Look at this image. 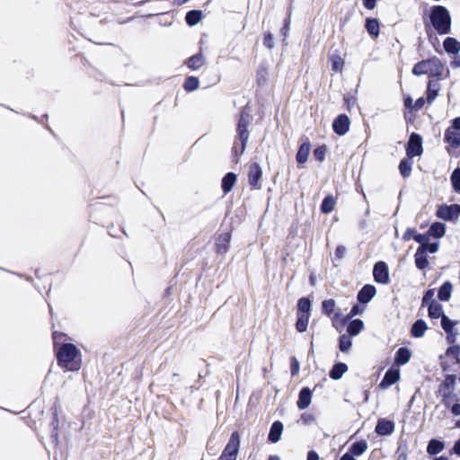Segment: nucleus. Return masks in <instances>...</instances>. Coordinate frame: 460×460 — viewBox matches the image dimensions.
<instances>
[{
	"mask_svg": "<svg viewBox=\"0 0 460 460\" xmlns=\"http://www.w3.org/2000/svg\"><path fill=\"white\" fill-rule=\"evenodd\" d=\"M82 366V354L72 343L59 344V369L76 372Z\"/></svg>",
	"mask_w": 460,
	"mask_h": 460,
	"instance_id": "obj_1",
	"label": "nucleus"
},
{
	"mask_svg": "<svg viewBox=\"0 0 460 460\" xmlns=\"http://www.w3.org/2000/svg\"><path fill=\"white\" fill-rule=\"evenodd\" d=\"M432 28L439 34H447L451 30V16L447 9L442 5L433 6L429 13Z\"/></svg>",
	"mask_w": 460,
	"mask_h": 460,
	"instance_id": "obj_2",
	"label": "nucleus"
},
{
	"mask_svg": "<svg viewBox=\"0 0 460 460\" xmlns=\"http://www.w3.org/2000/svg\"><path fill=\"white\" fill-rule=\"evenodd\" d=\"M444 66L438 58H432L417 63L412 69L415 75H429L430 76H441Z\"/></svg>",
	"mask_w": 460,
	"mask_h": 460,
	"instance_id": "obj_3",
	"label": "nucleus"
},
{
	"mask_svg": "<svg viewBox=\"0 0 460 460\" xmlns=\"http://www.w3.org/2000/svg\"><path fill=\"white\" fill-rule=\"evenodd\" d=\"M250 122V115L247 112L243 111L237 125L238 140L240 141V144L236 142L233 146V152L237 156L242 155L245 150L246 143L249 138V131L247 128Z\"/></svg>",
	"mask_w": 460,
	"mask_h": 460,
	"instance_id": "obj_4",
	"label": "nucleus"
},
{
	"mask_svg": "<svg viewBox=\"0 0 460 460\" xmlns=\"http://www.w3.org/2000/svg\"><path fill=\"white\" fill-rule=\"evenodd\" d=\"M240 447V436L233 432L218 460H236Z\"/></svg>",
	"mask_w": 460,
	"mask_h": 460,
	"instance_id": "obj_5",
	"label": "nucleus"
},
{
	"mask_svg": "<svg viewBox=\"0 0 460 460\" xmlns=\"http://www.w3.org/2000/svg\"><path fill=\"white\" fill-rule=\"evenodd\" d=\"M455 384L456 376L453 375H447L439 385L438 393L441 396L444 405H448L449 399H454L456 394L454 393Z\"/></svg>",
	"mask_w": 460,
	"mask_h": 460,
	"instance_id": "obj_6",
	"label": "nucleus"
},
{
	"mask_svg": "<svg viewBox=\"0 0 460 460\" xmlns=\"http://www.w3.org/2000/svg\"><path fill=\"white\" fill-rule=\"evenodd\" d=\"M50 411L52 413V420L50 422L51 431L50 439L53 445V460H58V397L55 398Z\"/></svg>",
	"mask_w": 460,
	"mask_h": 460,
	"instance_id": "obj_7",
	"label": "nucleus"
},
{
	"mask_svg": "<svg viewBox=\"0 0 460 460\" xmlns=\"http://www.w3.org/2000/svg\"><path fill=\"white\" fill-rule=\"evenodd\" d=\"M445 140L454 148L460 146V117L455 119L452 126L447 129Z\"/></svg>",
	"mask_w": 460,
	"mask_h": 460,
	"instance_id": "obj_8",
	"label": "nucleus"
},
{
	"mask_svg": "<svg viewBox=\"0 0 460 460\" xmlns=\"http://www.w3.org/2000/svg\"><path fill=\"white\" fill-rule=\"evenodd\" d=\"M422 138L420 135L412 133L407 144L406 152L409 157L418 156L422 154Z\"/></svg>",
	"mask_w": 460,
	"mask_h": 460,
	"instance_id": "obj_9",
	"label": "nucleus"
},
{
	"mask_svg": "<svg viewBox=\"0 0 460 460\" xmlns=\"http://www.w3.org/2000/svg\"><path fill=\"white\" fill-rule=\"evenodd\" d=\"M460 215V205L453 204L450 206H441L437 211L438 217L449 221L458 217Z\"/></svg>",
	"mask_w": 460,
	"mask_h": 460,
	"instance_id": "obj_10",
	"label": "nucleus"
},
{
	"mask_svg": "<svg viewBox=\"0 0 460 460\" xmlns=\"http://www.w3.org/2000/svg\"><path fill=\"white\" fill-rule=\"evenodd\" d=\"M350 120L348 116L341 114L339 115L332 123L334 132L340 136L345 135L349 128Z\"/></svg>",
	"mask_w": 460,
	"mask_h": 460,
	"instance_id": "obj_11",
	"label": "nucleus"
},
{
	"mask_svg": "<svg viewBox=\"0 0 460 460\" xmlns=\"http://www.w3.org/2000/svg\"><path fill=\"white\" fill-rule=\"evenodd\" d=\"M373 274L376 282L382 284H386L389 282L388 268L385 262H377L374 267Z\"/></svg>",
	"mask_w": 460,
	"mask_h": 460,
	"instance_id": "obj_12",
	"label": "nucleus"
},
{
	"mask_svg": "<svg viewBox=\"0 0 460 460\" xmlns=\"http://www.w3.org/2000/svg\"><path fill=\"white\" fill-rule=\"evenodd\" d=\"M400 379L399 369L391 368L388 369L381 381L379 386L381 389L385 390L392 385L395 384Z\"/></svg>",
	"mask_w": 460,
	"mask_h": 460,
	"instance_id": "obj_13",
	"label": "nucleus"
},
{
	"mask_svg": "<svg viewBox=\"0 0 460 460\" xmlns=\"http://www.w3.org/2000/svg\"><path fill=\"white\" fill-rule=\"evenodd\" d=\"M262 176V171L261 166L258 164H252L250 166L249 173H248V180L251 186H252L255 189H260L261 186L259 185V181Z\"/></svg>",
	"mask_w": 460,
	"mask_h": 460,
	"instance_id": "obj_14",
	"label": "nucleus"
},
{
	"mask_svg": "<svg viewBox=\"0 0 460 460\" xmlns=\"http://www.w3.org/2000/svg\"><path fill=\"white\" fill-rule=\"evenodd\" d=\"M455 323L452 322L447 316L442 315L441 326L443 330L447 333V340L449 342H455L456 333L454 332Z\"/></svg>",
	"mask_w": 460,
	"mask_h": 460,
	"instance_id": "obj_15",
	"label": "nucleus"
},
{
	"mask_svg": "<svg viewBox=\"0 0 460 460\" xmlns=\"http://www.w3.org/2000/svg\"><path fill=\"white\" fill-rule=\"evenodd\" d=\"M376 295V288L371 285H366L358 294V299L360 303H368Z\"/></svg>",
	"mask_w": 460,
	"mask_h": 460,
	"instance_id": "obj_16",
	"label": "nucleus"
},
{
	"mask_svg": "<svg viewBox=\"0 0 460 460\" xmlns=\"http://www.w3.org/2000/svg\"><path fill=\"white\" fill-rule=\"evenodd\" d=\"M311 400H312L311 390L307 387L303 388L299 393V398L296 402L297 407L300 410H304V409L307 408L311 403Z\"/></svg>",
	"mask_w": 460,
	"mask_h": 460,
	"instance_id": "obj_17",
	"label": "nucleus"
},
{
	"mask_svg": "<svg viewBox=\"0 0 460 460\" xmlns=\"http://www.w3.org/2000/svg\"><path fill=\"white\" fill-rule=\"evenodd\" d=\"M394 422H392L390 420H378V422L376 424V432L378 435L386 436V435H390L394 431Z\"/></svg>",
	"mask_w": 460,
	"mask_h": 460,
	"instance_id": "obj_18",
	"label": "nucleus"
},
{
	"mask_svg": "<svg viewBox=\"0 0 460 460\" xmlns=\"http://www.w3.org/2000/svg\"><path fill=\"white\" fill-rule=\"evenodd\" d=\"M414 257L415 264L418 269L423 270L428 266L429 261L427 259L426 248L424 246H420L418 248Z\"/></svg>",
	"mask_w": 460,
	"mask_h": 460,
	"instance_id": "obj_19",
	"label": "nucleus"
},
{
	"mask_svg": "<svg viewBox=\"0 0 460 460\" xmlns=\"http://www.w3.org/2000/svg\"><path fill=\"white\" fill-rule=\"evenodd\" d=\"M283 431V424L280 421H275L270 430L269 440L276 443L280 439Z\"/></svg>",
	"mask_w": 460,
	"mask_h": 460,
	"instance_id": "obj_20",
	"label": "nucleus"
},
{
	"mask_svg": "<svg viewBox=\"0 0 460 460\" xmlns=\"http://www.w3.org/2000/svg\"><path fill=\"white\" fill-rule=\"evenodd\" d=\"M443 45L447 53L457 54L460 51V42L454 38H447Z\"/></svg>",
	"mask_w": 460,
	"mask_h": 460,
	"instance_id": "obj_21",
	"label": "nucleus"
},
{
	"mask_svg": "<svg viewBox=\"0 0 460 460\" xmlns=\"http://www.w3.org/2000/svg\"><path fill=\"white\" fill-rule=\"evenodd\" d=\"M230 243V235L229 234H221L217 242V252L218 253H226L228 250Z\"/></svg>",
	"mask_w": 460,
	"mask_h": 460,
	"instance_id": "obj_22",
	"label": "nucleus"
},
{
	"mask_svg": "<svg viewBox=\"0 0 460 460\" xmlns=\"http://www.w3.org/2000/svg\"><path fill=\"white\" fill-rule=\"evenodd\" d=\"M427 329L426 323L422 320H418L413 323L411 332L413 337L420 338L424 335Z\"/></svg>",
	"mask_w": 460,
	"mask_h": 460,
	"instance_id": "obj_23",
	"label": "nucleus"
},
{
	"mask_svg": "<svg viewBox=\"0 0 460 460\" xmlns=\"http://www.w3.org/2000/svg\"><path fill=\"white\" fill-rule=\"evenodd\" d=\"M366 30L370 36L376 38L379 35V22L376 19L367 18L366 20Z\"/></svg>",
	"mask_w": 460,
	"mask_h": 460,
	"instance_id": "obj_24",
	"label": "nucleus"
},
{
	"mask_svg": "<svg viewBox=\"0 0 460 460\" xmlns=\"http://www.w3.org/2000/svg\"><path fill=\"white\" fill-rule=\"evenodd\" d=\"M348 370V367L346 364L344 363H338V364H335L332 370L330 371V376L331 378L334 379V380H338L340 379L344 373H346Z\"/></svg>",
	"mask_w": 460,
	"mask_h": 460,
	"instance_id": "obj_25",
	"label": "nucleus"
},
{
	"mask_svg": "<svg viewBox=\"0 0 460 460\" xmlns=\"http://www.w3.org/2000/svg\"><path fill=\"white\" fill-rule=\"evenodd\" d=\"M310 147L309 143H304L300 146L296 154V161L298 164H305L307 161Z\"/></svg>",
	"mask_w": 460,
	"mask_h": 460,
	"instance_id": "obj_26",
	"label": "nucleus"
},
{
	"mask_svg": "<svg viewBox=\"0 0 460 460\" xmlns=\"http://www.w3.org/2000/svg\"><path fill=\"white\" fill-rule=\"evenodd\" d=\"M310 319V314H297V321L296 323V329L299 332L306 331Z\"/></svg>",
	"mask_w": 460,
	"mask_h": 460,
	"instance_id": "obj_27",
	"label": "nucleus"
},
{
	"mask_svg": "<svg viewBox=\"0 0 460 460\" xmlns=\"http://www.w3.org/2000/svg\"><path fill=\"white\" fill-rule=\"evenodd\" d=\"M411 351L406 348H400L396 352L395 363L398 365L406 364L411 358Z\"/></svg>",
	"mask_w": 460,
	"mask_h": 460,
	"instance_id": "obj_28",
	"label": "nucleus"
},
{
	"mask_svg": "<svg viewBox=\"0 0 460 460\" xmlns=\"http://www.w3.org/2000/svg\"><path fill=\"white\" fill-rule=\"evenodd\" d=\"M236 181V175L233 172H228L222 180V188L224 192H229Z\"/></svg>",
	"mask_w": 460,
	"mask_h": 460,
	"instance_id": "obj_29",
	"label": "nucleus"
},
{
	"mask_svg": "<svg viewBox=\"0 0 460 460\" xmlns=\"http://www.w3.org/2000/svg\"><path fill=\"white\" fill-rule=\"evenodd\" d=\"M443 308L442 305L436 301H431L429 305V316L430 318L438 319L439 317L442 318Z\"/></svg>",
	"mask_w": 460,
	"mask_h": 460,
	"instance_id": "obj_30",
	"label": "nucleus"
},
{
	"mask_svg": "<svg viewBox=\"0 0 460 460\" xmlns=\"http://www.w3.org/2000/svg\"><path fill=\"white\" fill-rule=\"evenodd\" d=\"M453 286L449 281L445 282L438 290V298L441 301H447L451 296Z\"/></svg>",
	"mask_w": 460,
	"mask_h": 460,
	"instance_id": "obj_31",
	"label": "nucleus"
},
{
	"mask_svg": "<svg viewBox=\"0 0 460 460\" xmlns=\"http://www.w3.org/2000/svg\"><path fill=\"white\" fill-rule=\"evenodd\" d=\"M204 57L201 54H197L190 58L186 64L190 69L196 70L204 65Z\"/></svg>",
	"mask_w": 460,
	"mask_h": 460,
	"instance_id": "obj_32",
	"label": "nucleus"
},
{
	"mask_svg": "<svg viewBox=\"0 0 460 460\" xmlns=\"http://www.w3.org/2000/svg\"><path fill=\"white\" fill-rule=\"evenodd\" d=\"M444 443L438 439H431L427 447V452L429 455H437L444 449Z\"/></svg>",
	"mask_w": 460,
	"mask_h": 460,
	"instance_id": "obj_33",
	"label": "nucleus"
},
{
	"mask_svg": "<svg viewBox=\"0 0 460 460\" xmlns=\"http://www.w3.org/2000/svg\"><path fill=\"white\" fill-rule=\"evenodd\" d=\"M367 449V444L366 441H358L354 443L350 448L349 453L354 456H359Z\"/></svg>",
	"mask_w": 460,
	"mask_h": 460,
	"instance_id": "obj_34",
	"label": "nucleus"
},
{
	"mask_svg": "<svg viewBox=\"0 0 460 460\" xmlns=\"http://www.w3.org/2000/svg\"><path fill=\"white\" fill-rule=\"evenodd\" d=\"M364 323L361 320L356 319L349 323L347 332L350 336L358 335L363 329Z\"/></svg>",
	"mask_w": 460,
	"mask_h": 460,
	"instance_id": "obj_35",
	"label": "nucleus"
},
{
	"mask_svg": "<svg viewBox=\"0 0 460 460\" xmlns=\"http://www.w3.org/2000/svg\"><path fill=\"white\" fill-rule=\"evenodd\" d=\"M412 161L411 158H405L401 161L399 164V170L401 174L406 178L411 175V172Z\"/></svg>",
	"mask_w": 460,
	"mask_h": 460,
	"instance_id": "obj_36",
	"label": "nucleus"
},
{
	"mask_svg": "<svg viewBox=\"0 0 460 460\" xmlns=\"http://www.w3.org/2000/svg\"><path fill=\"white\" fill-rule=\"evenodd\" d=\"M429 232L433 236H435L437 238H440L445 234L446 226H445V224L440 223V222L434 223L430 226Z\"/></svg>",
	"mask_w": 460,
	"mask_h": 460,
	"instance_id": "obj_37",
	"label": "nucleus"
},
{
	"mask_svg": "<svg viewBox=\"0 0 460 460\" xmlns=\"http://www.w3.org/2000/svg\"><path fill=\"white\" fill-rule=\"evenodd\" d=\"M334 205H335L334 199L332 196H327L323 200V203L321 206V210L324 214H329L333 210Z\"/></svg>",
	"mask_w": 460,
	"mask_h": 460,
	"instance_id": "obj_38",
	"label": "nucleus"
},
{
	"mask_svg": "<svg viewBox=\"0 0 460 460\" xmlns=\"http://www.w3.org/2000/svg\"><path fill=\"white\" fill-rule=\"evenodd\" d=\"M201 17H202V13L200 11H196V10L190 11L186 14V22L190 25H195L201 20Z\"/></svg>",
	"mask_w": 460,
	"mask_h": 460,
	"instance_id": "obj_39",
	"label": "nucleus"
},
{
	"mask_svg": "<svg viewBox=\"0 0 460 460\" xmlns=\"http://www.w3.org/2000/svg\"><path fill=\"white\" fill-rule=\"evenodd\" d=\"M297 314H310L311 311V302L308 298L302 297L298 300L297 303Z\"/></svg>",
	"mask_w": 460,
	"mask_h": 460,
	"instance_id": "obj_40",
	"label": "nucleus"
},
{
	"mask_svg": "<svg viewBox=\"0 0 460 460\" xmlns=\"http://www.w3.org/2000/svg\"><path fill=\"white\" fill-rule=\"evenodd\" d=\"M451 183L453 190L460 194V168H456L451 174Z\"/></svg>",
	"mask_w": 460,
	"mask_h": 460,
	"instance_id": "obj_41",
	"label": "nucleus"
},
{
	"mask_svg": "<svg viewBox=\"0 0 460 460\" xmlns=\"http://www.w3.org/2000/svg\"><path fill=\"white\" fill-rule=\"evenodd\" d=\"M446 408L450 409L451 412L455 416L460 415V402H458L457 394L455 395L454 399H449L448 405H445Z\"/></svg>",
	"mask_w": 460,
	"mask_h": 460,
	"instance_id": "obj_42",
	"label": "nucleus"
},
{
	"mask_svg": "<svg viewBox=\"0 0 460 460\" xmlns=\"http://www.w3.org/2000/svg\"><path fill=\"white\" fill-rule=\"evenodd\" d=\"M56 324L52 322L51 324V339L53 345V356L54 358L58 361V330L55 329Z\"/></svg>",
	"mask_w": 460,
	"mask_h": 460,
	"instance_id": "obj_43",
	"label": "nucleus"
},
{
	"mask_svg": "<svg viewBox=\"0 0 460 460\" xmlns=\"http://www.w3.org/2000/svg\"><path fill=\"white\" fill-rule=\"evenodd\" d=\"M332 70L339 72L341 71L344 66V60L338 55H333L331 58Z\"/></svg>",
	"mask_w": 460,
	"mask_h": 460,
	"instance_id": "obj_44",
	"label": "nucleus"
},
{
	"mask_svg": "<svg viewBox=\"0 0 460 460\" xmlns=\"http://www.w3.org/2000/svg\"><path fill=\"white\" fill-rule=\"evenodd\" d=\"M184 88L188 92L194 91L199 88V79L194 76H190L186 79L184 83Z\"/></svg>",
	"mask_w": 460,
	"mask_h": 460,
	"instance_id": "obj_45",
	"label": "nucleus"
},
{
	"mask_svg": "<svg viewBox=\"0 0 460 460\" xmlns=\"http://www.w3.org/2000/svg\"><path fill=\"white\" fill-rule=\"evenodd\" d=\"M352 345L350 337L344 334L340 338V349L343 352H347L349 350Z\"/></svg>",
	"mask_w": 460,
	"mask_h": 460,
	"instance_id": "obj_46",
	"label": "nucleus"
},
{
	"mask_svg": "<svg viewBox=\"0 0 460 460\" xmlns=\"http://www.w3.org/2000/svg\"><path fill=\"white\" fill-rule=\"evenodd\" d=\"M460 354V346L452 345L450 346L446 352L447 357L450 358L452 360L458 361V356Z\"/></svg>",
	"mask_w": 460,
	"mask_h": 460,
	"instance_id": "obj_47",
	"label": "nucleus"
},
{
	"mask_svg": "<svg viewBox=\"0 0 460 460\" xmlns=\"http://www.w3.org/2000/svg\"><path fill=\"white\" fill-rule=\"evenodd\" d=\"M335 307V301L332 299L324 300L323 302V313L330 314L333 312Z\"/></svg>",
	"mask_w": 460,
	"mask_h": 460,
	"instance_id": "obj_48",
	"label": "nucleus"
},
{
	"mask_svg": "<svg viewBox=\"0 0 460 460\" xmlns=\"http://www.w3.org/2000/svg\"><path fill=\"white\" fill-rule=\"evenodd\" d=\"M326 154V148L324 146H319L314 151V156L320 162L324 160Z\"/></svg>",
	"mask_w": 460,
	"mask_h": 460,
	"instance_id": "obj_49",
	"label": "nucleus"
},
{
	"mask_svg": "<svg viewBox=\"0 0 460 460\" xmlns=\"http://www.w3.org/2000/svg\"><path fill=\"white\" fill-rule=\"evenodd\" d=\"M433 296H434V290H432V289L428 290V291L425 293V295H424V296H423V298H422V304H421V305L423 306V305H427V304H429V305L431 301H434V300H433Z\"/></svg>",
	"mask_w": 460,
	"mask_h": 460,
	"instance_id": "obj_50",
	"label": "nucleus"
},
{
	"mask_svg": "<svg viewBox=\"0 0 460 460\" xmlns=\"http://www.w3.org/2000/svg\"><path fill=\"white\" fill-rule=\"evenodd\" d=\"M300 420L304 424L308 425V424L312 423L314 420V417L311 413H303L301 415Z\"/></svg>",
	"mask_w": 460,
	"mask_h": 460,
	"instance_id": "obj_51",
	"label": "nucleus"
},
{
	"mask_svg": "<svg viewBox=\"0 0 460 460\" xmlns=\"http://www.w3.org/2000/svg\"><path fill=\"white\" fill-rule=\"evenodd\" d=\"M299 372V362L296 358L291 359V374L292 376L297 375Z\"/></svg>",
	"mask_w": 460,
	"mask_h": 460,
	"instance_id": "obj_52",
	"label": "nucleus"
},
{
	"mask_svg": "<svg viewBox=\"0 0 460 460\" xmlns=\"http://www.w3.org/2000/svg\"><path fill=\"white\" fill-rule=\"evenodd\" d=\"M266 76H267V70L266 69L262 68V69L259 70L258 73H257V82L260 84L265 83Z\"/></svg>",
	"mask_w": 460,
	"mask_h": 460,
	"instance_id": "obj_53",
	"label": "nucleus"
},
{
	"mask_svg": "<svg viewBox=\"0 0 460 460\" xmlns=\"http://www.w3.org/2000/svg\"><path fill=\"white\" fill-rule=\"evenodd\" d=\"M26 116L39 123H41L43 124V120L44 119H49V114L48 113H45L41 116V119H40L36 115L32 114V113H28L26 114Z\"/></svg>",
	"mask_w": 460,
	"mask_h": 460,
	"instance_id": "obj_54",
	"label": "nucleus"
},
{
	"mask_svg": "<svg viewBox=\"0 0 460 460\" xmlns=\"http://www.w3.org/2000/svg\"><path fill=\"white\" fill-rule=\"evenodd\" d=\"M263 42H264V45L267 46L269 49L273 48V37H272L271 33H267L264 36Z\"/></svg>",
	"mask_w": 460,
	"mask_h": 460,
	"instance_id": "obj_55",
	"label": "nucleus"
},
{
	"mask_svg": "<svg viewBox=\"0 0 460 460\" xmlns=\"http://www.w3.org/2000/svg\"><path fill=\"white\" fill-rule=\"evenodd\" d=\"M413 239L417 243H420L421 244L420 246H424V247H425V244L427 243V240H428L425 235L420 234L414 235Z\"/></svg>",
	"mask_w": 460,
	"mask_h": 460,
	"instance_id": "obj_56",
	"label": "nucleus"
},
{
	"mask_svg": "<svg viewBox=\"0 0 460 460\" xmlns=\"http://www.w3.org/2000/svg\"><path fill=\"white\" fill-rule=\"evenodd\" d=\"M426 252H429L430 253H435L438 252V245L437 243H426L425 244Z\"/></svg>",
	"mask_w": 460,
	"mask_h": 460,
	"instance_id": "obj_57",
	"label": "nucleus"
},
{
	"mask_svg": "<svg viewBox=\"0 0 460 460\" xmlns=\"http://www.w3.org/2000/svg\"><path fill=\"white\" fill-rule=\"evenodd\" d=\"M363 4L367 9L373 10L376 5V0H363Z\"/></svg>",
	"mask_w": 460,
	"mask_h": 460,
	"instance_id": "obj_58",
	"label": "nucleus"
},
{
	"mask_svg": "<svg viewBox=\"0 0 460 460\" xmlns=\"http://www.w3.org/2000/svg\"><path fill=\"white\" fill-rule=\"evenodd\" d=\"M345 251H346V249L344 246H338L335 251L336 257H338L339 259H341L345 253Z\"/></svg>",
	"mask_w": 460,
	"mask_h": 460,
	"instance_id": "obj_59",
	"label": "nucleus"
},
{
	"mask_svg": "<svg viewBox=\"0 0 460 460\" xmlns=\"http://www.w3.org/2000/svg\"><path fill=\"white\" fill-rule=\"evenodd\" d=\"M425 103V100L421 97V98H419L415 103L413 104L412 108H414L415 110H420L422 108V106L424 105Z\"/></svg>",
	"mask_w": 460,
	"mask_h": 460,
	"instance_id": "obj_60",
	"label": "nucleus"
},
{
	"mask_svg": "<svg viewBox=\"0 0 460 460\" xmlns=\"http://www.w3.org/2000/svg\"><path fill=\"white\" fill-rule=\"evenodd\" d=\"M437 96V93L431 90L430 84L428 88V101L432 102Z\"/></svg>",
	"mask_w": 460,
	"mask_h": 460,
	"instance_id": "obj_61",
	"label": "nucleus"
},
{
	"mask_svg": "<svg viewBox=\"0 0 460 460\" xmlns=\"http://www.w3.org/2000/svg\"><path fill=\"white\" fill-rule=\"evenodd\" d=\"M453 452L460 456V438L455 443Z\"/></svg>",
	"mask_w": 460,
	"mask_h": 460,
	"instance_id": "obj_62",
	"label": "nucleus"
},
{
	"mask_svg": "<svg viewBox=\"0 0 460 460\" xmlns=\"http://www.w3.org/2000/svg\"><path fill=\"white\" fill-rule=\"evenodd\" d=\"M318 454L314 451H310L307 456V460H318Z\"/></svg>",
	"mask_w": 460,
	"mask_h": 460,
	"instance_id": "obj_63",
	"label": "nucleus"
},
{
	"mask_svg": "<svg viewBox=\"0 0 460 460\" xmlns=\"http://www.w3.org/2000/svg\"><path fill=\"white\" fill-rule=\"evenodd\" d=\"M340 460H356L355 456L351 455L349 452L344 454Z\"/></svg>",
	"mask_w": 460,
	"mask_h": 460,
	"instance_id": "obj_64",
	"label": "nucleus"
}]
</instances>
